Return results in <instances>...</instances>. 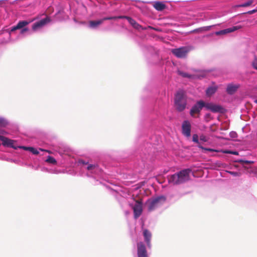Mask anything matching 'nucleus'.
<instances>
[{"mask_svg":"<svg viewBox=\"0 0 257 257\" xmlns=\"http://www.w3.org/2000/svg\"><path fill=\"white\" fill-rule=\"evenodd\" d=\"M203 107H205V102L202 100L198 101L190 110L191 116L195 117V115L199 113Z\"/></svg>","mask_w":257,"mask_h":257,"instance_id":"39448f33","label":"nucleus"},{"mask_svg":"<svg viewBox=\"0 0 257 257\" xmlns=\"http://www.w3.org/2000/svg\"><path fill=\"white\" fill-rule=\"evenodd\" d=\"M255 102L257 103V100H255Z\"/></svg>","mask_w":257,"mask_h":257,"instance_id":"4c0bfd02","label":"nucleus"},{"mask_svg":"<svg viewBox=\"0 0 257 257\" xmlns=\"http://www.w3.org/2000/svg\"><path fill=\"white\" fill-rule=\"evenodd\" d=\"M191 125L188 120H184L182 125V133L185 137L189 138L191 136Z\"/></svg>","mask_w":257,"mask_h":257,"instance_id":"6e6552de","label":"nucleus"},{"mask_svg":"<svg viewBox=\"0 0 257 257\" xmlns=\"http://www.w3.org/2000/svg\"><path fill=\"white\" fill-rule=\"evenodd\" d=\"M96 167V166L94 165H91V164H89L88 165V166L87 167V169L88 170H93Z\"/></svg>","mask_w":257,"mask_h":257,"instance_id":"2f4dec72","label":"nucleus"},{"mask_svg":"<svg viewBox=\"0 0 257 257\" xmlns=\"http://www.w3.org/2000/svg\"><path fill=\"white\" fill-rule=\"evenodd\" d=\"M253 67L257 70V57H255L252 63Z\"/></svg>","mask_w":257,"mask_h":257,"instance_id":"c756f323","label":"nucleus"},{"mask_svg":"<svg viewBox=\"0 0 257 257\" xmlns=\"http://www.w3.org/2000/svg\"><path fill=\"white\" fill-rule=\"evenodd\" d=\"M239 87V84L230 83L227 85L226 91L228 94L231 95L234 94Z\"/></svg>","mask_w":257,"mask_h":257,"instance_id":"2eb2a0df","label":"nucleus"},{"mask_svg":"<svg viewBox=\"0 0 257 257\" xmlns=\"http://www.w3.org/2000/svg\"><path fill=\"white\" fill-rule=\"evenodd\" d=\"M153 6L156 10L159 11L164 10L166 7L164 4L160 2H155Z\"/></svg>","mask_w":257,"mask_h":257,"instance_id":"6ab92c4d","label":"nucleus"},{"mask_svg":"<svg viewBox=\"0 0 257 257\" xmlns=\"http://www.w3.org/2000/svg\"><path fill=\"white\" fill-rule=\"evenodd\" d=\"M253 2V0H249L244 4L237 6V7H248V6H250L251 5H252Z\"/></svg>","mask_w":257,"mask_h":257,"instance_id":"5701e85b","label":"nucleus"},{"mask_svg":"<svg viewBox=\"0 0 257 257\" xmlns=\"http://www.w3.org/2000/svg\"><path fill=\"white\" fill-rule=\"evenodd\" d=\"M0 140L2 141V144L4 146L16 149V147L13 145L14 143V141L13 140H10L2 136H0Z\"/></svg>","mask_w":257,"mask_h":257,"instance_id":"ddd939ff","label":"nucleus"},{"mask_svg":"<svg viewBox=\"0 0 257 257\" xmlns=\"http://www.w3.org/2000/svg\"><path fill=\"white\" fill-rule=\"evenodd\" d=\"M200 140L204 142H206L208 141V139H207V138L203 135H202L200 136Z\"/></svg>","mask_w":257,"mask_h":257,"instance_id":"7c9ffc66","label":"nucleus"},{"mask_svg":"<svg viewBox=\"0 0 257 257\" xmlns=\"http://www.w3.org/2000/svg\"><path fill=\"white\" fill-rule=\"evenodd\" d=\"M148 28L150 29H153L154 28L151 26H148Z\"/></svg>","mask_w":257,"mask_h":257,"instance_id":"c9c22d12","label":"nucleus"},{"mask_svg":"<svg viewBox=\"0 0 257 257\" xmlns=\"http://www.w3.org/2000/svg\"><path fill=\"white\" fill-rule=\"evenodd\" d=\"M216 90V89L213 87H210L207 89L206 91V94L208 96H210L214 94Z\"/></svg>","mask_w":257,"mask_h":257,"instance_id":"4be33fe9","label":"nucleus"},{"mask_svg":"<svg viewBox=\"0 0 257 257\" xmlns=\"http://www.w3.org/2000/svg\"><path fill=\"white\" fill-rule=\"evenodd\" d=\"M198 147L204 150V151H209V152H218L219 151L218 150H214V149H210V148H204L203 147H202V146L201 145H198Z\"/></svg>","mask_w":257,"mask_h":257,"instance_id":"393cba45","label":"nucleus"},{"mask_svg":"<svg viewBox=\"0 0 257 257\" xmlns=\"http://www.w3.org/2000/svg\"><path fill=\"white\" fill-rule=\"evenodd\" d=\"M229 173L235 176L239 175V173L236 172H229Z\"/></svg>","mask_w":257,"mask_h":257,"instance_id":"72a5a7b5","label":"nucleus"},{"mask_svg":"<svg viewBox=\"0 0 257 257\" xmlns=\"http://www.w3.org/2000/svg\"><path fill=\"white\" fill-rule=\"evenodd\" d=\"M186 105L187 98L184 91H178L175 94L174 98V105L176 109L181 112L185 109Z\"/></svg>","mask_w":257,"mask_h":257,"instance_id":"f03ea898","label":"nucleus"},{"mask_svg":"<svg viewBox=\"0 0 257 257\" xmlns=\"http://www.w3.org/2000/svg\"><path fill=\"white\" fill-rule=\"evenodd\" d=\"M192 141L198 144V145H200V143H199V140H198V136L197 135V134H194L192 136Z\"/></svg>","mask_w":257,"mask_h":257,"instance_id":"bb28decb","label":"nucleus"},{"mask_svg":"<svg viewBox=\"0 0 257 257\" xmlns=\"http://www.w3.org/2000/svg\"><path fill=\"white\" fill-rule=\"evenodd\" d=\"M82 163H83V164H87V163H86L84 162V161H83V162H82Z\"/></svg>","mask_w":257,"mask_h":257,"instance_id":"e433bc0d","label":"nucleus"},{"mask_svg":"<svg viewBox=\"0 0 257 257\" xmlns=\"http://www.w3.org/2000/svg\"><path fill=\"white\" fill-rule=\"evenodd\" d=\"M29 24V22L27 21H19L16 26H15L11 28V32H13L17 30L22 29L21 31V34H23L24 33L28 31V28L24 27L28 25Z\"/></svg>","mask_w":257,"mask_h":257,"instance_id":"423d86ee","label":"nucleus"},{"mask_svg":"<svg viewBox=\"0 0 257 257\" xmlns=\"http://www.w3.org/2000/svg\"><path fill=\"white\" fill-rule=\"evenodd\" d=\"M242 28V26H233L231 28H229L224 30H222L219 31H217L215 32V34L216 35H225L227 33L233 32L236 30H239L240 29Z\"/></svg>","mask_w":257,"mask_h":257,"instance_id":"f8f14e48","label":"nucleus"},{"mask_svg":"<svg viewBox=\"0 0 257 257\" xmlns=\"http://www.w3.org/2000/svg\"><path fill=\"white\" fill-rule=\"evenodd\" d=\"M7 124V122L4 118L0 117V127L5 126Z\"/></svg>","mask_w":257,"mask_h":257,"instance_id":"cd10ccee","label":"nucleus"},{"mask_svg":"<svg viewBox=\"0 0 257 257\" xmlns=\"http://www.w3.org/2000/svg\"><path fill=\"white\" fill-rule=\"evenodd\" d=\"M121 18H122V17H105V18H103V19H101V20H103V22L104 21H106V20H116L117 19H121Z\"/></svg>","mask_w":257,"mask_h":257,"instance_id":"a878e982","label":"nucleus"},{"mask_svg":"<svg viewBox=\"0 0 257 257\" xmlns=\"http://www.w3.org/2000/svg\"><path fill=\"white\" fill-rule=\"evenodd\" d=\"M166 198L164 196L157 197L149 202L148 210L153 211L165 202Z\"/></svg>","mask_w":257,"mask_h":257,"instance_id":"7ed1b4c3","label":"nucleus"},{"mask_svg":"<svg viewBox=\"0 0 257 257\" xmlns=\"http://www.w3.org/2000/svg\"><path fill=\"white\" fill-rule=\"evenodd\" d=\"M20 148H23L25 150L29 151L34 155L39 154V151L33 147H20Z\"/></svg>","mask_w":257,"mask_h":257,"instance_id":"412c9836","label":"nucleus"},{"mask_svg":"<svg viewBox=\"0 0 257 257\" xmlns=\"http://www.w3.org/2000/svg\"><path fill=\"white\" fill-rule=\"evenodd\" d=\"M122 18L126 19L128 22L131 24V25L135 29L137 30H146V28H143L142 26L139 24L135 20L132 19L131 17L124 16L122 17Z\"/></svg>","mask_w":257,"mask_h":257,"instance_id":"4468645a","label":"nucleus"},{"mask_svg":"<svg viewBox=\"0 0 257 257\" xmlns=\"http://www.w3.org/2000/svg\"><path fill=\"white\" fill-rule=\"evenodd\" d=\"M103 23V20H99L97 21H90L89 22L90 27L95 28L101 25Z\"/></svg>","mask_w":257,"mask_h":257,"instance_id":"aec40b11","label":"nucleus"},{"mask_svg":"<svg viewBox=\"0 0 257 257\" xmlns=\"http://www.w3.org/2000/svg\"><path fill=\"white\" fill-rule=\"evenodd\" d=\"M257 12V9L256 10H251V11H249L248 12H247L246 13L247 14H254L255 13Z\"/></svg>","mask_w":257,"mask_h":257,"instance_id":"473e14b6","label":"nucleus"},{"mask_svg":"<svg viewBox=\"0 0 257 257\" xmlns=\"http://www.w3.org/2000/svg\"><path fill=\"white\" fill-rule=\"evenodd\" d=\"M143 234L145 241L146 242L147 245L150 247L151 245V239L152 237L151 233L149 230L145 229L144 230Z\"/></svg>","mask_w":257,"mask_h":257,"instance_id":"f3484780","label":"nucleus"},{"mask_svg":"<svg viewBox=\"0 0 257 257\" xmlns=\"http://www.w3.org/2000/svg\"><path fill=\"white\" fill-rule=\"evenodd\" d=\"M178 72V74L183 77H186V78H200L201 77H204V75H202L201 76H198L197 75H190L186 72H183V71H181L180 70H178L177 71Z\"/></svg>","mask_w":257,"mask_h":257,"instance_id":"a211bd4d","label":"nucleus"},{"mask_svg":"<svg viewBox=\"0 0 257 257\" xmlns=\"http://www.w3.org/2000/svg\"><path fill=\"white\" fill-rule=\"evenodd\" d=\"M50 21V18L49 17H47L46 18L42 19L40 21L34 23L32 26V29L34 31H36L38 29L42 27L47 23H49Z\"/></svg>","mask_w":257,"mask_h":257,"instance_id":"9d476101","label":"nucleus"},{"mask_svg":"<svg viewBox=\"0 0 257 257\" xmlns=\"http://www.w3.org/2000/svg\"><path fill=\"white\" fill-rule=\"evenodd\" d=\"M191 49L189 47H182L179 48L173 49L171 52L179 58H186Z\"/></svg>","mask_w":257,"mask_h":257,"instance_id":"20e7f679","label":"nucleus"},{"mask_svg":"<svg viewBox=\"0 0 257 257\" xmlns=\"http://www.w3.org/2000/svg\"><path fill=\"white\" fill-rule=\"evenodd\" d=\"M191 170L184 169L180 172L171 175L169 178V182L173 185H179L184 183L190 180Z\"/></svg>","mask_w":257,"mask_h":257,"instance_id":"f257e3e1","label":"nucleus"},{"mask_svg":"<svg viewBox=\"0 0 257 257\" xmlns=\"http://www.w3.org/2000/svg\"><path fill=\"white\" fill-rule=\"evenodd\" d=\"M205 107L206 109L211 110L213 112H222L223 109L221 106L219 105L214 104L211 103H205Z\"/></svg>","mask_w":257,"mask_h":257,"instance_id":"9b49d317","label":"nucleus"},{"mask_svg":"<svg viewBox=\"0 0 257 257\" xmlns=\"http://www.w3.org/2000/svg\"><path fill=\"white\" fill-rule=\"evenodd\" d=\"M240 162H241L242 163L243 167L245 169L247 170V171L248 173H253L254 172L253 168H252L249 166L250 164L253 163V162L240 160Z\"/></svg>","mask_w":257,"mask_h":257,"instance_id":"dca6fc26","label":"nucleus"},{"mask_svg":"<svg viewBox=\"0 0 257 257\" xmlns=\"http://www.w3.org/2000/svg\"><path fill=\"white\" fill-rule=\"evenodd\" d=\"M46 161L47 163L52 164H56V160L51 156H48Z\"/></svg>","mask_w":257,"mask_h":257,"instance_id":"b1692460","label":"nucleus"},{"mask_svg":"<svg viewBox=\"0 0 257 257\" xmlns=\"http://www.w3.org/2000/svg\"><path fill=\"white\" fill-rule=\"evenodd\" d=\"M137 254L138 257H148L145 245L142 242L137 243Z\"/></svg>","mask_w":257,"mask_h":257,"instance_id":"1a4fd4ad","label":"nucleus"},{"mask_svg":"<svg viewBox=\"0 0 257 257\" xmlns=\"http://www.w3.org/2000/svg\"><path fill=\"white\" fill-rule=\"evenodd\" d=\"M133 211L135 218H137L141 216L143 212V206L142 200H137L136 204L134 206Z\"/></svg>","mask_w":257,"mask_h":257,"instance_id":"0eeeda50","label":"nucleus"},{"mask_svg":"<svg viewBox=\"0 0 257 257\" xmlns=\"http://www.w3.org/2000/svg\"><path fill=\"white\" fill-rule=\"evenodd\" d=\"M236 135V134L235 133V132H232L231 134V136L232 137H234Z\"/></svg>","mask_w":257,"mask_h":257,"instance_id":"f704fd0d","label":"nucleus"},{"mask_svg":"<svg viewBox=\"0 0 257 257\" xmlns=\"http://www.w3.org/2000/svg\"><path fill=\"white\" fill-rule=\"evenodd\" d=\"M223 152L225 154H233V155H237L238 154V153L236 151H224Z\"/></svg>","mask_w":257,"mask_h":257,"instance_id":"c85d7f7f","label":"nucleus"}]
</instances>
